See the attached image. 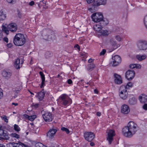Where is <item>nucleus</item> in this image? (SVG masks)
I'll use <instances>...</instances> for the list:
<instances>
[{"label":"nucleus","instance_id":"obj_58","mask_svg":"<svg viewBox=\"0 0 147 147\" xmlns=\"http://www.w3.org/2000/svg\"><path fill=\"white\" fill-rule=\"evenodd\" d=\"M3 135L4 136H5L6 137L5 138L6 139V140H7L8 139V136H5V134L4 133L3 134Z\"/></svg>","mask_w":147,"mask_h":147},{"label":"nucleus","instance_id":"obj_39","mask_svg":"<svg viewBox=\"0 0 147 147\" xmlns=\"http://www.w3.org/2000/svg\"><path fill=\"white\" fill-rule=\"evenodd\" d=\"M102 22H103V24L106 25L109 23V21L107 19L104 18L103 17V19Z\"/></svg>","mask_w":147,"mask_h":147},{"label":"nucleus","instance_id":"obj_1","mask_svg":"<svg viewBox=\"0 0 147 147\" xmlns=\"http://www.w3.org/2000/svg\"><path fill=\"white\" fill-rule=\"evenodd\" d=\"M137 131V124L133 121H130L127 126L122 129V133L125 136L131 138L136 133Z\"/></svg>","mask_w":147,"mask_h":147},{"label":"nucleus","instance_id":"obj_56","mask_svg":"<svg viewBox=\"0 0 147 147\" xmlns=\"http://www.w3.org/2000/svg\"><path fill=\"white\" fill-rule=\"evenodd\" d=\"M97 115L98 116H100L101 115V113L100 112H98L96 113Z\"/></svg>","mask_w":147,"mask_h":147},{"label":"nucleus","instance_id":"obj_26","mask_svg":"<svg viewBox=\"0 0 147 147\" xmlns=\"http://www.w3.org/2000/svg\"><path fill=\"white\" fill-rule=\"evenodd\" d=\"M6 18V14L2 11H0V20L3 21L5 20Z\"/></svg>","mask_w":147,"mask_h":147},{"label":"nucleus","instance_id":"obj_42","mask_svg":"<svg viewBox=\"0 0 147 147\" xmlns=\"http://www.w3.org/2000/svg\"><path fill=\"white\" fill-rule=\"evenodd\" d=\"M106 51L105 49H103L100 53V56L104 55L106 53Z\"/></svg>","mask_w":147,"mask_h":147},{"label":"nucleus","instance_id":"obj_21","mask_svg":"<svg viewBox=\"0 0 147 147\" xmlns=\"http://www.w3.org/2000/svg\"><path fill=\"white\" fill-rule=\"evenodd\" d=\"M24 117L28 119V120L31 121H33L37 117L36 115L29 116L26 114H24Z\"/></svg>","mask_w":147,"mask_h":147},{"label":"nucleus","instance_id":"obj_22","mask_svg":"<svg viewBox=\"0 0 147 147\" xmlns=\"http://www.w3.org/2000/svg\"><path fill=\"white\" fill-rule=\"evenodd\" d=\"M39 74L41 76V78L42 79V81L41 82V85L40 86V88H42L45 85V75L43 73L42 71H40Z\"/></svg>","mask_w":147,"mask_h":147},{"label":"nucleus","instance_id":"obj_47","mask_svg":"<svg viewBox=\"0 0 147 147\" xmlns=\"http://www.w3.org/2000/svg\"><path fill=\"white\" fill-rule=\"evenodd\" d=\"M3 96V92L2 90L0 88V99H1Z\"/></svg>","mask_w":147,"mask_h":147},{"label":"nucleus","instance_id":"obj_6","mask_svg":"<svg viewBox=\"0 0 147 147\" xmlns=\"http://www.w3.org/2000/svg\"><path fill=\"white\" fill-rule=\"evenodd\" d=\"M61 99V103L64 106L69 105L72 102L71 99L65 94L61 95L60 97Z\"/></svg>","mask_w":147,"mask_h":147},{"label":"nucleus","instance_id":"obj_57","mask_svg":"<svg viewBox=\"0 0 147 147\" xmlns=\"http://www.w3.org/2000/svg\"><path fill=\"white\" fill-rule=\"evenodd\" d=\"M75 48H77L78 49H80V47L78 45H76L74 47Z\"/></svg>","mask_w":147,"mask_h":147},{"label":"nucleus","instance_id":"obj_24","mask_svg":"<svg viewBox=\"0 0 147 147\" xmlns=\"http://www.w3.org/2000/svg\"><path fill=\"white\" fill-rule=\"evenodd\" d=\"M11 144L12 147H23V145H24L23 144L20 142H18V143L12 142Z\"/></svg>","mask_w":147,"mask_h":147},{"label":"nucleus","instance_id":"obj_46","mask_svg":"<svg viewBox=\"0 0 147 147\" xmlns=\"http://www.w3.org/2000/svg\"><path fill=\"white\" fill-rule=\"evenodd\" d=\"M129 66L130 68L131 69L135 68L136 67V64H131Z\"/></svg>","mask_w":147,"mask_h":147},{"label":"nucleus","instance_id":"obj_25","mask_svg":"<svg viewBox=\"0 0 147 147\" xmlns=\"http://www.w3.org/2000/svg\"><path fill=\"white\" fill-rule=\"evenodd\" d=\"M102 27L99 24H96L94 26V30L98 32V33L102 30Z\"/></svg>","mask_w":147,"mask_h":147},{"label":"nucleus","instance_id":"obj_5","mask_svg":"<svg viewBox=\"0 0 147 147\" xmlns=\"http://www.w3.org/2000/svg\"><path fill=\"white\" fill-rule=\"evenodd\" d=\"M103 14L101 12H97L93 13L91 17L93 21L94 22H100L103 19Z\"/></svg>","mask_w":147,"mask_h":147},{"label":"nucleus","instance_id":"obj_4","mask_svg":"<svg viewBox=\"0 0 147 147\" xmlns=\"http://www.w3.org/2000/svg\"><path fill=\"white\" fill-rule=\"evenodd\" d=\"M2 28V30L7 34H8L9 30L11 32H16L18 28L16 24L13 23L9 24L8 25L7 28L4 26H3Z\"/></svg>","mask_w":147,"mask_h":147},{"label":"nucleus","instance_id":"obj_27","mask_svg":"<svg viewBox=\"0 0 147 147\" xmlns=\"http://www.w3.org/2000/svg\"><path fill=\"white\" fill-rule=\"evenodd\" d=\"M100 5L98 0H93L92 6L94 8H97Z\"/></svg>","mask_w":147,"mask_h":147},{"label":"nucleus","instance_id":"obj_45","mask_svg":"<svg viewBox=\"0 0 147 147\" xmlns=\"http://www.w3.org/2000/svg\"><path fill=\"white\" fill-rule=\"evenodd\" d=\"M39 105V104L38 103H33L32 104V106L35 108H37L38 107Z\"/></svg>","mask_w":147,"mask_h":147},{"label":"nucleus","instance_id":"obj_48","mask_svg":"<svg viewBox=\"0 0 147 147\" xmlns=\"http://www.w3.org/2000/svg\"><path fill=\"white\" fill-rule=\"evenodd\" d=\"M88 3L89 4L93 2V0H86Z\"/></svg>","mask_w":147,"mask_h":147},{"label":"nucleus","instance_id":"obj_8","mask_svg":"<svg viewBox=\"0 0 147 147\" xmlns=\"http://www.w3.org/2000/svg\"><path fill=\"white\" fill-rule=\"evenodd\" d=\"M42 114L45 121L46 122L51 121L53 117L51 113L47 111H42Z\"/></svg>","mask_w":147,"mask_h":147},{"label":"nucleus","instance_id":"obj_14","mask_svg":"<svg viewBox=\"0 0 147 147\" xmlns=\"http://www.w3.org/2000/svg\"><path fill=\"white\" fill-rule=\"evenodd\" d=\"M130 111V109L129 106L126 104H124L121 107V112L122 113L127 114Z\"/></svg>","mask_w":147,"mask_h":147},{"label":"nucleus","instance_id":"obj_49","mask_svg":"<svg viewBox=\"0 0 147 147\" xmlns=\"http://www.w3.org/2000/svg\"><path fill=\"white\" fill-rule=\"evenodd\" d=\"M67 83L69 84H71L72 83V82L71 80L69 79L67 80Z\"/></svg>","mask_w":147,"mask_h":147},{"label":"nucleus","instance_id":"obj_64","mask_svg":"<svg viewBox=\"0 0 147 147\" xmlns=\"http://www.w3.org/2000/svg\"><path fill=\"white\" fill-rule=\"evenodd\" d=\"M1 147H4L5 146L4 145H2L1 146Z\"/></svg>","mask_w":147,"mask_h":147},{"label":"nucleus","instance_id":"obj_54","mask_svg":"<svg viewBox=\"0 0 147 147\" xmlns=\"http://www.w3.org/2000/svg\"><path fill=\"white\" fill-rule=\"evenodd\" d=\"M2 33L1 31H0V40H1L2 38Z\"/></svg>","mask_w":147,"mask_h":147},{"label":"nucleus","instance_id":"obj_16","mask_svg":"<svg viewBox=\"0 0 147 147\" xmlns=\"http://www.w3.org/2000/svg\"><path fill=\"white\" fill-rule=\"evenodd\" d=\"M57 131V130L56 129L53 128L50 129L47 133V136L49 138H53Z\"/></svg>","mask_w":147,"mask_h":147},{"label":"nucleus","instance_id":"obj_10","mask_svg":"<svg viewBox=\"0 0 147 147\" xmlns=\"http://www.w3.org/2000/svg\"><path fill=\"white\" fill-rule=\"evenodd\" d=\"M112 59V61L111 64L113 67L118 65L121 62V57L119 55H116L113 57Z\"/></svg>","mask_w":147,"mask_h":147},{"label":"nucleus","instance_id":"obj_32","mask_svg":"<svg viewBox=\"0 0 147 147\" xmlns=\"http://www.w3.org/2000/svg\"><path fill=\"white\" fill-rule=\"evenodd\" d=\"M115 39L118 42L121 41L123 39V37L119 35H116L115 36Z\"/></svg>","mask_w":147,"mask_h":147},{"label":"nucleus","instance_id":"obj_34","mask_svg":"<svg viewBox=\"0 0 147 147\" xmlns=\"http://www.w3.org/2000/svg\"><path fill=\"white\" fill-rule=\"evenodd\" d=\"M100 5H105L107 3V0H98Z\"/></svg>","mask_w":147,"mask_h":147},{"label":"nucleus","instance_id":"obj_51","mask_svg":"<svg viewBox=\"0 0 147 147\" xmlns=\"http://www.w3.org/2000/svg\"><path fill=\"white\" fill-rule=\"evenodd\" d=\"M3 40L7 42H8V38L7 37L4 38Z\"/></svg>","mask_w":147,"mask_h":147},{"label":"nucleus","instance_id":"obj_60","mask_svg":"<svg viewBox=\"0 0 147 147\" xmlns=\"http://www.w3.org/2000/svg\"><path fill=\"white\" fill-rule=\"evenodd\" d=\"M14 0H7V1L9 3H11Z\"/></svg>","mask_w":147,"mask_h":147},{"label":"nucleus","instance_id":"obj_13","mask_svg":"<svg viewBox=\"0 0 147 147\" xmlns=\"http://www.w3.org/2000/svg\"><path fill=\"white\" fill-rule=\"evenodd\" d=\"M135 75V72L133 70H129L125 73L126 78L129 80L133 79Z\"/></svg>","mask_w":147,"mask_h":147},{"label":"nucleus","instance_id":"obj_36","mask_svg":"<svg viewBox=\"0 0 147 147\" xmlns=\"http://www.w3.org/2000/svg\"><path fill=\"white\" fill-rule=\"evenodd\" d=\"M61 129L63 131L66 132L67 134H68L69 133V130L66 128L63 127L61 128Z\"/></svg>","mask_w":147,"mask_h":147},{"label":"nucleus","instance_id":"obj_31","mask_svg":"<svg viewBox=\"0 0 147 147\" xmlns=\"http://www.w3.org/2000/svg\"><path fill=\"white\" fill-rule=\"evenodd\" d=\"M129 102L131 105H135L136 104L137 102V100L135 98H131L129 100Z\"/></svg>","mask_w":147,"mask_h":147},{"label":"nucleus","instance_id":"obj_7","mask_svg":"<svg viewBox=\"0 0 147 147\" xmlns=\"http://www.w3.org/2000/svg\"><path fill=\"white\" fill-rule=\"evenodd\" d=\"M119 96L120 98L123 99H126L128 97V93L124 86H121L119 89Z\"/></svg>","mask_w":147,"mask_h":147},{"label":"nucleus","instance_id":"obj_61","mask_svg":"<svg viewBox=\"0 0 147 147\" xmlns=\"http://www.w3.org/2000/svg\"><path fill=\"white\" fill-rule=\"evenodd\" d=\"M12 105H14L15 106H16L18 105V104L17 103H15L13 102L12 103Z\"/></svg>","mask_w":147,"mask_h":147},{"label":"nucleus","instance_id":"obj_20","mask_svg":"<svg viewBox=\"0 0 147 147\" xmlns=\"http://www.w3.org/2000/svg\"><path fill=\"white\" fill-rule=\"evenodd\" d=\"M13 66L16 69L20 68V59L19 58H17L15 60L13 63Z\"/></svg>","mask_w":147,"mask_h":147},{"label":"nucleus","instance_id":"obj_3","mask_svg":"<svg viewBox=\"0 0 147 147\" xmlns=\"http://www.w3.org/2000/svg\"><path fill=\"white\" fill-rule=\"evenodd\" d=\"M136 45L138 50L145 51L147 50V41L143 39L138 40Z\"/></svg>","mask_w":147,"mask_h":147},{"label":"nucleus","instance_id":"obj_41","mask_svg":"<svg viewBox=\"0 0 147 147\" xmlns=\"http://www.w3.org/2000/svg\"><path fill=\"white\" fill-rule=\"evenodd\" d=\"M144 24L146 28L147 29V16L145 17L144 20Z\"/></svg>","mask_w":147,"mask_h":147},{"label":"nucleus","instance_id":"obj_19","mask_svg":"<svg viewBox=\"0 0 147 147\" xmlns=\"http://www.w3.org/2000/svg\"><path fill=\"white\" fill-rule=\"evenodd\" d=\"M45 95V93L44 92L41 91L38 93L36 96L39 100H41L43 99Z\"/></svg>","mask_w":147,"mask_h":147},{"label":"nucleus","instance_id":"obj_53","mask_svg":"<svg viewBox=\"0 0 147 147\" xmlns=\"http://www.w3.org/2000/svg\"><path fill=\"white\" fill-rule=\"evenodd\" d=\"M94 61V60L92 59H90L88 60V62L90 63Z\"/></svg>","mask_w":147,"mask_h":147},{"label":"nucleus","instance_id":"obj_63","mask_svg":"<svg viewBox=\"0 0 147 147\" xmlns=\"http://www.w3.org/2000/svg\"><path fill=\"white\" fill-rule=\"evenodd\" d=\"M29 91L30 92V94H32L33 95H34V94L32 92H31L30 91Z\"/></svg>","mask_w":147,"mask_h":147},{"label":"nucleus","instance_id":"obj_38","mask_svg":"<svg viewBox=\"0 0 147 147\" xmlns=\"http://www.w3.org/2000/svg\"><path fill=\"white\" fill-rule=\"evenodd\" d=\"M45 56L46 58H48L51 57V53L49 51L46 52L45 54Z\"/></svg>","mask_w":147,"mask_h":147},{"label":"nucleus","instance_id":"obj_2","mask_svg":"<svg viewBox=\"0 0 147 147\" xmlns=\"http://www.w3.org/2000/svg\"><path fill=\"white\" fill-rule=\"evenodd\" d=\"M26 37L24 34L18 33L16 34L13 38L14 44L19 46L23 45L26 42Z\"/></svg>","mask_w":147,"mask_h":147},{"label":"nucleus","instance_id":"obj_23","mask_svg":"<svg viewBox=\"0 0 147 147\" xmlns=\"http://www.w3.org/2000/svg\"><path fill=\"white\" fill-rule=\"evenodd\" d=\"M2 74L3 76L6 78H10L11 75V73L6 71H3L2 73Z\"/></svg>","mask_w":147,"mask_h":147},{"label":"nucleus","instance_id":"obj_9","mask_svg":"<svg viewBox=\"0 0 147 147\" xmlns=\"http://www.w3.org/2000/svg\"><path fill=\"white\" fill-rule=\"evenodd\" d=\"M107 140L109 144H111L113 140V137L115 135V131L113 129H109L107 131Z\"/></svg>","mask_w":147,"mask_h":147},{"label":"nucleus","instance_id":"obj_28","mask_svg":"<svg viewBox=\"0 0 147 147\" xmlns=\"http://www.w3.org/2000/svg\"><path fill=\"white\" fill-rule=\"evenodd\" d=\"M109 34V32L107 30H101L98 33V34L103 36H107Z\"/></svg>","mask_w":147,"mask_h":147},{"label":"nucleus","instance_id":"obj_11","mask_svg":"<svg viewBox=\"0 0 147 147\" xmlns=\"http://www.w3.org/2000/svg\"><path fill=\"white\" fill-rule=\"evenodd\" d=\"M109 42L111 46V52H112L117 49L120 46V45L117 44V42L113 38L110 39L109 40Z\"/></svg>","mask_w":147,"mask_h":147},{"label":"nucleus","instance_id":"obj_15","mask_svg":"<svg viewBox=\"0 0 147 147\" xmlns=\"http://www.w3.org/2000/svg\"><path fill=\"white\" fill-rule=\"evenodd\" d=\"M114 76V82L115 84H120L122 83V79L120 76L115 74Z\"/></svg>","mask_w":147,"mask_h":147},{"label":"nucleus","instance_id":"obj_12","mask_svg":"<svg viewBox=\"0 0 147 147\" xmlns=\"http://www.w3.org/2000/svg\"><path fill=\"white\" fill-rule=\"evenodd\" d=\"M84 137L86 140L90 142L94 139L95 135L91 132H86L84 134Z\"/></svg>","mask_w":147,"mask_h":147},{"label":"nucleus","instance_id":"obj_62","mask_svg":"<svg viewBox=\"0 0 147 147\" xmlns=\"http://www.w3.org/2000/svg\"><path fill=\"white\" fill-rule=\"evenodd\" d=\"M90 145L92 146H93L94 145V144L93 142H91L90 143Z\"/></svg>","mask_w":147,"mask_h":147},{"label":"nucleus","instance_id":"obj_30","mask_svg":"<svg viewBox=\"0 0 147 147\" xmlns=\"http://www.w3.org/2000/svg\"><path fill=\"white\" fill-rule=\"evenodd\" d=\"M95 67V65L94 64H88L87 67V68L88 70L91 71Z\"/></svg>","mask_w":147,"mask_h":147},{"label":"nucleus","instance_id":"obj_17","mask_svg":"<svg viewBox=\"0 0 147 147\" xmlns=\"http://www.w3.org/2000/svg\"><path fill=\"white\" fill-rule=\"evenodd\" d=\"M139 100L142 103H145L147 102V96L144 94H141L139 96Z\"/></svg>","mask_w":147,"mask_h":147},{"label":"nucleus","instance_id":"obj_43","mask_svg":"<svg viewBox=\"0 0 147 147\" xmlns=\"http://www.w3.org/2000/svg\"><path fill=\"white\" fill-rule=\"evenodd\" d=\"M135 68L137 69H140L142 67V66L139 64H136Z\"/></svg>","mask_w":147,"mask_h":147},{"label":"nucleus","instance_id":"obj_29","mask_svg":"<svg viewBox=\"0 0 147 147\" xmlns=\"http://www.w3.org/2000/svg\"><path fill=\"white\" fill-rule=\"evenodd\" d=\"M133 86V83L131 82H128L125 86H124L126 90L130 89Z\"/></svg>","mask_w":147,"mask_h":147},{"label":"nucleus","instance_id":"obj_52","mask_svg":"<svg viewBox=\"0 0 147 147\" xmlns=\"http://www.w3.org/2000/svg\"><path fill=\"white\" fill-rule=\"evenodd\" d=\"M34 4V2L33 1H31L29 3V5L31 6L33 5Z\"/></svg>","mask_w":147,"mask_h":147},{"label":"nucleus","instance_id":"obj_59","mask_svg":"<svg viewBox=\"0 0 147 147\" xmlns=\"http://www.w3.org/2000/svg\"><path fill=\"white\" fill-rule=\"evenodd\" d=\"M94 92L95 93H96V94H97L98 93V90L96 89H95L94 90Z\"/></svg>","mask_w":147,"mask_h":147},{"label":"nucleus","instance_id":"obj_35","mask_svg":"<svg viewBox=\"0 0 147 147\" xmlns=\"http://www.w3.org/2000/svg\"><path fill=\"white\" fill-rule=\"evenodd\" d=\"M1 117L2 119L5 122L7 123L8 122V119L7 118L6 115H4L2 116Z\"/></svg>","mask_w":147,"mask_h":147},{"label":"nucleus","instance_id":"obj_50","mask_svg":"<svg viewBox=\"0 0 147 147\" xmlns=\"http://www.w3.org/2000/svg\"><path fill=\"white\" fill-rule=\"evenodd\" d=\"M12 46V44L11 43H9L7 45V46L9 48H10Z\"/></svg>","mask_w":147,"mask_h":147},{"label":"nucleus","instance_id":"obj_55","mask_svg":"<svg viewBox=\"0 0 147 147\" xmlns=\"http://www.w3.org/2000/svg\"><path fill=\"white\" fill-rule=\"evenodd\" d=\"M88 10L90 12H92L94 11V10H93L92 8H90L88 9Z\"/></svg>","mask_w":147,"mask_h":147},{"label":"nucleus","instance_id":"obj_37","mask_svg":"<svg viewBox=\"0 0 147 147\" xmlns=\"http://www.w3.org/2000/svg\"><path fill=\"white\" fill-rule=\"evenodd\" d=\"M14 130L17 131H19L20 130V128L19 126L16 124H15L14 125Z\"/></svg>","mask_w":147,"mask_h":147},{"label":"nucleus","instance_id":"obj_40","mask_svg":"<svg viewBox=\"0 0 147 147\" xmlns=\"http://www.w3.org/2000/svg\"><path fill=\"white\" fill-rule=\"evenodd\" d=\"M116 30L117 32L119 33L122 32L123 31V29L122 28H117Z\"/></svg>","mask_w":147,"mask_h":147},{"label":"nucleus","instance_id":"obj_33","mask_svg":"<svg viewBox=\"0 0 147 147\" xmlns=\"http://www.w3.org/2000/svg\"><path fill=\"white\" fill-rule=\"evenodd\" d=\"M11 136L17 139H19L20 138V135L16 133H12L11 134Z\"/></svg>","mask_w":147,"mask_h":147},{"label":"nucleus","instance_id":"obj_44","mask_svg":"<svg viewBox=\"0 0 147 147\" xmlns=\"http://www.w3.org/2000/svg\"><path fill=\"white\" fill-rule=\"evenodd\" d=\"M143 109L145 110H147V104H144L142 107Z\"/></svg>","mask_w":147,"mask_h":147},{"label":"nucleus","instance_id":"obj_18","mask_svg":"<svg viewBox=\"0 0 147 147\" xmlns=\"http://www.w3.org/2000/svg\"><path fill=\"white\" fill-rule=\"evenodd\" d=\"M147 56L146 55L144 54H138L136 56V59L139 61H142L143 60H145L147 58Z\"/></svg>","mask_w":147,"mask_h":147}]
</instances>
